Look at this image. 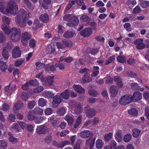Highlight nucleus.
I'll return each mask as SVG.
<instances>
[{
    "label": "nucleus",
    "instance_id": "f257e3e1",
    "mask_svg": "<svg viewBox=\"0 0 149 149\" xmlns=\"http://www.w3.org/2000/svg\"><path fill=\"white\" fill-rule=\"evenodd\" d=\"M7 5L4 3H0V12L6 14H14L18 10V8L16 3L10 2L6 8Z\"/></svg>",
    "mask_w": 149,
    "mask_h": 149
},
{
    "label": "nucleus",
    "instance_id": "f03ea898",
    "mask_svg": "<svg viewBox=\"0 0 149 149\" xmlns=\"http://www.w3.org/2000/svg\"><path fill=\"white\" fill-rule=\"evenodd\" d=\"M13 34L11 36L10 39L13 41L19 40L20 38V32L19 30L16 28H13L11 31Z\"/></svg>",
    "mask_w": 149,
    "mask_h": 149
},
{
    "label": "nucleus",
    "instance_id": "7ed1b4c3",
    "mask_svg": "<svg viewBox=\"0 0 149 149\" xmlns=\"http://www.w3.org/2000/svg\"><path fill=\"white\" fill-rule=\"evenodd\" d=\"M132 101V96L131 95H126L121 97L119 102L121 104L126 105L130 103Z\"/></svg>",
    "mask_w": 149,
    "mask_h": 149
},
{
    "label": "nucleus",
    "instance_id": "20e7f679",
    "mask_svg": "<svg viewBox=\"0 0 149 149\" xmlns=\"http://www.w3.org/2000/svg\"><path fill=\"white\" fill-rule=\"evenodd\" d=\"M134 43L136 45V48L138 49H142L145 47V45L143 43V40L141 39L136 40L134 41Z\"/></svg>",
    "mask_w": 149,
    "mask_h": 149
},
{
    "label": "nucleus",
    "instance_id": "39448f33",
    "mask_svg": "<svg viewBox=\"0 0 149 149\" xmlns=\"http://www.w3.org/2000/svg\"><path fill=\"white\" fill-rule=\"evenodd\" d=\"M21 55V52L19 47H15L13 49L12 52V56L15 58L19 57Z\"/></svg>",
    "mask_w": 149,
    "mask_h": 149
},
{
    "label": "nucleus",
    "instance_id": "423d86ee",
    "mask_svg": "<svg viewBox=\"0 0 149 149\" xmlns=\"http://www.w3.org/2000/svg\"><path fill=\"white\" fill-rule=\"evenodd\" d=\"M92 33V30L90 28L84 30L80 32V34L84 37H88Z\"/></svg>",
    "mask_w": 149,
    "mask_h": 149
},
{
    "label": "nucleus",
    "instance_id": "0eeeda50",
    "mask_svg": "<svg viewBox=\"0 0 149 149\" xmlns=\"http://www.w3.org/2000/svg\"><path fill=\"white\" fill-rule=\"evenodd\" d=\"M62 100L60 96L57 95L54 96L53 98L52 105L53 107H55L57 104H59Z\"/></svg>",
    "mask_w": 149,
    "mask_h": 149
},
{
    "label": "nucleus",
    "instance_id": "6e6552de",
    "mask_svg": "<svg viewBox=\"0 0 149 149\" xmlns=\"http://www.w3.org/2000/svg\"><path fill=\"white\" fill-rule=\"evenodd\" d=\"M92 135V134L91 132L88 130L81 132L80 134V136L84 138L91 136Z\"/></svg>",
    "mask_w": 149,
    "mask_h": 149
},
{
    "label": "nucleus",
    "instance_id": "1a4fd4ad",
    "mask_svg": "<svg viewBox=\"0 0 149 149\" xmlns=\"http://www.w3.org/2000/svg\"><path fill=\"white\" fill-rule=\"evenodd\" d=\"M122 131L120 130H117L114 136L116 140L118 142H121L122 140Z\"/></svg>",
    "mask_w": 149,
    "mask_h": 149
},
{
    "label": "nucleus",
    "instance_id": "9d476101",
    "mask_svg": "<svg viewBox=\"0 0 149 149\" xmlns=\"http://www.w3.org/2000/svg\"><path fill=\"white\" fill-rule=\"evenodd\" d=\"M142 98L141 94L139 92H134L133 97L132 96V101H138L140 100Z\"/></svg>",
    "mask_w": 149,
    "mask_h": 149
},
{
    "label": "nucleus",
    "instance_id": "9b49d317",
    "mask_svg": "<svg viewBox=\"0 0 149 149\" xmlns=\"http://www.w3.org/2000/svg\"><path fill=\"white\" fill-rule=\"evenodd\" d=\"M118 89L115 86H111L110 88V92L111 95L112 96H115L117 94Z\"/></svg>",
    "mask_w": 149,
    "mask_h": 149
},
{
    "label": "nucleus",
    "instance_id": "f8f14e48",
    "mask_svg": "<svg viewBox=\"0 0 149 149\" xmlns=\"http://www.w3.org/2000/svg\"><path fill=\"white\" fill-rule=\"evenodd\" d=\"M72 87L76 91L80 93H84V89L79 85H73Z\"/></svg>",
    "mask_w": 149,
    "mask_h": 149
},
{
    "label": "nucleus",
    "instance_id": "ddd939ff",
    "mask_svg": "<svg viewBox=\"0 0 149 149\" xmlns=\"http://www.w3.org/2000/svg\"><path fill=\"white\" fill-rule=\"evenodd\" d=\"M30 37L31 36L29 33L28 32L24 33L22 35L21 38L22 43L24 44V42H25L24 43H26V41L29 40Z\"/></svg>",
    "mask_w": 149,
    "mask_h": 149
},
{
    "label": "nucleus",
    "instance_id": "4468645a",
    "mask_svg": "<svg viewBox=\"0 0 149 149\" xmlns=\"http://www.w3.org/2000/svg\"><path fill=\"white\" fill-rule=\"evenodd\" d=\"M39 19L40 20L44 22H47L49 19L48 15L46 14L41 15H40Z\"/></svg>",
    "mask_w": 149,
    "mask_h": 149
},
{
    "label": "nucleus",
    "instance_id": "2eb2a0df",
    "mask_svg": "<svg viewBox=\"0 0 149 149\" xmlns=\"http://www.w3.org/2000/svg\"><path fill=\"white\" fill-rule=\"evenodd\" d=\"M20 12H22L23 13V15L21 17L18 16L16 18V21L17 23H18V22L19 20L21 22H22L23 23H24V21L25 20V19L23 18L24 17H25V14L24 13L25 12L23 10H20Z\"/></svg>",
    "mask_w": 149,
    "mask_h": 149
},
{
    "label": "nucleus",
    "instance_id": "dca6fc26",
    "mask_svg": "<svg viewBox=\"0 0 149 149\" xmlns=\"http://www.w3.org/2000/svg\"><path fill=\"white\" fill-rule=\"evenodd\" d=\"M80 20L82 22H88L90 20V18L86 15H82L80 17Z\"/></svg>",
    "mask_w": 149,
    "mask_h": 149
},
{
    "label": "nucleus",
    "instance_id": "f3484780",
    "mask_svg": "<svg viewBox=\"0 0 149 149\" xmlns=\"http://www.w3.org/2000/svg\"><path fill=\"white\" fill-rule=\"evenodd\" d=\"M45 128L43 125H40L36 129V132L39 134H41L45 133Z\"/></svg>",
    "mask_w": 149,
    "mask_h": 149
},
{
    "label": "nucleus",
    "instance_id": "a211bd4d",
    "mask_svg": "<svg viewBox=\"0 0 149 149\" xmlns=\"http://www.w3.org/2000/svg\"><path fill=\"white\" fill-rule=\"evenodd\" d=\"M92 80L90 78L88 74H86L83 77L81 80V82L83 83H85L86 82H90Z\"/></svg>",
    "mask_w": 149,
    "mask_h": 149
},
{
    "label": "nucleus",
    "instance_id": "6ab92c4d",
    "mask_svg": "<svg viewBox=\"0 0 149 149\" xmlns=\"http://www.w3.org/2000/svg\"><path fill=\"white\" fill-rule=\"evenodd\" d=\"M132 135L135 138L138 137L139 135L141 132L140 131L137 129H134L132 130Z\"/></svg>",
    "mask_w": 149,
    "mask_h": 149
},
{
    "label": "nucleus",
    "instance_id": "aec40b11",
    "mask_svg": "<svg viewBox=\"0 0 149 149\" xmlns=\"http://www.w3.org/2000/svg\"><path fill=\"white\" fill-rule=\"evenodd\" d=\"M104 145L102 141L100 139H97L96 142V146L97 148L100 149L103 147Z\"/></svg>",
    "mask_w": 149,
    "mask_h": 149
},
{
    "label": "nucleus",
    "instance_id": "412c9836",
    "mask_svg": "<svg viewBox=\"0 0 149 149\" xmlns=\"http://www.w3.org/2000/svg\"><path fill=\"white\" fill-rule=\"evenodd\" d=\"M72 23L69 22L67 24L69 26H73L76 25L79 22V19L76 17H74Z\"/></svg>",
    "mask_w": 149,
    "mask_h": 149
},
{
    "label": "nucleus",
    "instance_id": "4be33fe9",
    "mask_svg": "<svg viewBox=\"0 0 149 149\" xmlns=\"http://www.w3.org/2000/svg\"><path fill=\"white\" fill-rule=\"evenodd\" d=\"M7 66L6 65V63L2 61H0V68L2 71L4 72L5 70L7 69Z\"/></svg>",
    "mask_w": 149,
    "mask_h": 149
},
{
    "label": "nucleus",
    "instance_id": "5701e85b",
    "mask_svg": "<svg viewBox=\"0 0 149 149\" xmlns=\"http://www.w3.org/2000/svg\"><path fill=\"white\" fill-rule=\"evenodd\" d=\"M132 135L130 134H127L124 136L123 140L125 142H128L130 141Z\"/></svg>",
    "mask_w": 149,
    "mask_h": 149
},
{
    "label": "nucleus",
    "instance_id": "b1692460",
    "mask_svg": "<svg viewBox=\"0 0 149 149\" xmlns=\"http://www.w3.org/2000/svg\"><path fill=\"white\" fill-rule=\"evenodd\" d=\"M128 113L133 116H137L138 114L137 111L134 108H132L128 111Z\"/></svg>",
    "mask_w": 149,
    "mask_h": 149
},
{
    "label": "nucleus",
    "instance_id": "393cba45",
    "mask_svg": "<svg viewBox=\"0 0 149 149\" xmlns=\"http://www.w3.org/2000/svg\"><path fill=\"white\" fill-rule=\"evenodd\" d=\"M69 143L70 142L69 141H65L59 143L57 145V146L59 148H62L65 145Z\"/></svg>",
    "mask_w": 149,
    "mask_h": 149
},
{
    "label": "nucleus",
    "instance_id": "a878e982",
    "mask_svg": "<svg viewBox=\"0 0 149 149\" xmlns=\"http://www.w3.org/2000/svg\"><path fill=\"white\" fill-rule=\"evenodd\" d=\"M7 146V143L5 141H0V149H6Z\"/></svg>",
    "mask_w": 149,
    "mask_h": 149
},
{
    "label": "nucleus",
    "instance_id": "bb28decb",
    "mask_svg": "<svg viewBox=\"0 0 149 149\" xmlns=\"http://www.w3.org/2000/svg\"><path fill=\"white\" fill-rule=\"evenodd\" d=\"M68 91V90H65L61 94V96L62 97L65 99H67L69 96Z\"/></svg>",
    "mask_w": 149,
    "mask_h": 149
},
{
    "label": "nucleus",
    "instance_id": "cd10ccee",
    "mask_svg": "<svg viewBox=\"0 0 149 149\" xmlns=\"http://www.w3.org/2000/svg\"><path fill=\"white\" fill-rule=\"evenodd\" d=\"M65 120L67 121L69 125H71L73 122V120L72 117L69 115H66L65 117Z\"/></svg>",
    "mask_w": 149,
    "mask_h": 149
},
{
    "label": "nucleus",
    "instance_id": "c85d7f7f",
    "mask_svg": "<svg viewBox=\"0 0 149 149\" xmlns=\"http://www.w3.org/2000/svg\"><path fill=\"white\" fill-rule=\"evenodd\" d=\"M113 135V134L111 132L106 134L104 136L105 141H108L112 138Z\"/></svg>",
    "mask_w": 149,
    "mask_h": 149
},
{
    "label": "nucleus",
    "instance_id": "c756f323",
    "mask_svg": "<svg viewBox=\"0 0 149 149\" xmlns=\"http://www.w3.org/2000/svg\"><path fill=\"white\" fill-rule=\"evenodd\" d=\"M47 102L43 98L40 99L38 101V104L41 107H44L46 104Z\"/></svg>",
    "mask_w": 149,
    "mask_h": 149
},
{
    "label": "nucleus",
    "instance_id": "7c9ffc66",
    "mask_svg": "<svg viewBox=\"0 0 149 149\" xmlns=\"http://www.w3.org/2000/svg\"><path fill=\"white\" fill-rule=\"evenodd\" d=\"M24 62V60L20 59L17 60L15 63V65L16 67H19L22 65Z\"/></svg>",
    "mask_w": 149,
    "mask_h": 149
},
{
    "label": "nucleus",
    "instance_id": "2f4dec72",
    "mask_svg": "<svg viewBox=\"0 0 149 149\" xmlns=\"http://www.w3.org/2000/svg\"><path fill=\"white\" fill-rule=\"evenodd\" d=\"M124 28L128 31H130L131 29L130 28V24L129 23H126L123 25Z\"/></svg>",
    "mask_w": 149,
    "mask_h": 149
},
{
    "label": "nucleus",
    "instance_id": "473e14b6",
    "mask_svg": "<svg viewBox=\"0 0 149 149\" xmlns=\"http://www.w3.org/2000/svg\"><path fill=\"white\" fill-rule=\"evenodd\" d=\"M24 4L28 6V7L30 9L32 10L34 8V6H31L30 2L28 0H24Z\"/></svg>",
    "mask_w": 149,
    "mask_h": 149
},
{
    "label": "nucleus",
    "instance_id": "72a5a7b5",
    "mask_svg": "<svg viewBox=\"0 0 149 149\" xmlns=\"http://www.w3.org/2000/svg\"><path fill=\"white\" fill-rule=\"evenodd\" d=\"M136 2L135 0H133L132 1H128L127 2L128 6L129 8L130 9H131L133 6L136 5Z\"/></svg>",
    "mask_w": 149,
    "mask_h": 149
},
{
    "label": "nucleus",
    "instance_id": "f704fd0d",
    "mask_svg": "<svg viewBox=\"0 0 149 149\" xmlns=\"http://www.w3.org/2000/svg\"><path fill=\"white\" fill-rule=\"evenodd\" d=\"M140 5L143 8H147L149 6V1H145L141 3Z\"/></svg>",
    "mask_w": 149,
    "mask_h": 149
},
{
    "label": "nucleus",
    "instance_id": "c9c22d12",
    "mask_svg": "<svg viewBox=\"0 0 149 149\" xmlns=\"http://www.w3.org/2000/svg\"><path fill=\"white\" fill-rule=\"evenodd\" d=\"M2 30L4 31L6 34H8V33H10V31L9 28L8 27L5 26V24H3L2 26Z\"/></svg>",
    "mask_w": 149,
    "mask_h": 149
},
{
    "label": "nucleus",
    "instance_id": "e433bc0d",
    "mask_svg": "<svg viewBox=\"0 0 149 149\" xmlns=\"http://www.w3.org/2000/svg\"><path fill=\"white\" fill-rule=\"evenodd\" d=\"M8 135L9 136H10V137L9 138V141L13 143H15L17 142V139L14 138L13 137L11 136V134L10 133H8Z\"/></svg>",
    "mask_w": 149,
    "mask_h": 149
},
{
    "label": "nucleus",
    "instance_id": "4c0bfd02",
    "mask_svg": "<svg viewBox=\"0 0 149 149\" xmlns=\"http://www.w3.org/2000/svg\"><path fill=\"white\" fill-rule=\"evenodd\" d=\"M36 65L37 69H40L42 68L44 66V64L41 63L40 62H37L36 63Z\"/></svg>",
    "mask_w": 149,
    "mask_h": 149
},
{
    "label": "nucleus",
    "instance_id": "58836bf2",
    "mask_svg": "<svg viewBox=\"0 0 149 149\" xmlns=\"http://www.w3.org/2000/svg\"><path fill=\"white\" fill-rule=\"evenodd\" d=\"M34 112L33 111H30L29 112L28 115V118L30 120H33L34 118V116L33 115Z\"/></svg>",
    "mask_w": 149,
    "mask_h": 149
},
{
    "label": "nucleus",
    "instance_id": "ea45409f",
    "mask_svg": "<svg viewBox=\"0 0 149 149\" xmlns=\"http://www.w3.org/2000/svg\"><path fill=\"white\" fill-rule=\"evenodd\" d=\"M46 82H47L49 85H51L53 82V77H49L47 78Z\"/></svg>",
    "mask_w": 149,
    "mask_h": 149
},
{
    "label": "nucleus",
    "instance_id": "a19ab883",
    "mask_svg": "<svg viewBox=\"0 0 149 149\" xmlns=\"http://www.w3.org/2000/svg\"><path fill=\"white\" fill-rule=\"evenodd\" d=\"M46 50L48 53H51L55 50V49L52 47L51 45H49L47 47Z\"/></svg>",
    "mask_w": 149,
    "mask_h": 149
},
{
    "label": "nucleus",
    "instance_id": "79ce46f5",
    "mask_svg": "<svg viewBox=\"0 0 149 149\" xmlns=\"http://www.w3.org/2000/svg\"><path fill=\"white\" fill-rule=\"evenodd\" d=\"M111 149H116V143L115 141L113 140H111L110 142Z\"/></svg>",
    "mask_w": 149,
    "mask_h": 149
},
{
    "label": "nucleus",
    "instance_id": "37998d69",
    "mask_svg": "<svg viewBox=\"0 0 149 149\" xmlns=\"http://www.w3.org/2000/svg\"><path fill=\"white\" fill-rule=\"evenodd\" d=\"M52 110L50 108H47L45 110V113L47 115H50L52 113Z\"/></svg>",
    "mask_w": 149,
    "mask_h": 149
},
{
    "label": "nucleus",
    "instance_id": "c03bdc74",
    "mask_svg": "<svg viewBox=\"0 0 149 149\" xmlns=\"http://www.w3.org/2000/svg\"><path fill=\"white\" fill-rule=\"evenodd\" d=\"M22 105H23L21 102L20 103L17 104L16 105L14 106L13 107L14 111H15V110L19 109L22 107Z\"/></svg>",
    "mask_w": 149,
    "mask_h": 149
},
{
    "label": "nucleus",
    "instance_id": "a18cd8bd",
    "mask_svg": "<svg viewBox=\"0 0 149 149\" xmlns=\"http://www.w3.org/2000/svg\"><path fill=\"white\" fill-rule=\"evenodd\" d=\"M73 35V33L71 34L70 32H67L64 33L63 35V37L66 38H70L72 37Z\"/></svg>",
    "mask_w": 149,
    "mask_h": 149
},
{
    "label": "nucleus",
    "instance_id": "49530a36",
    "mask_svg": "<svg viewBox=\"0 0 149 149\" xmlns=\"http://www.w3.org/2000/svg\"><path fill=\"white\" fill-rule=\"evenodd\" d=\"M28 96L26 93H22L21 95V98L23 101H26L28 99Z\"/></svg>",
    "mask_w": 149,
    "mask_h": 149
},
{
    "label": "nucleus",
    "instance_id": "de8ad7c7",
    "mask_svg": "<svg viewBox=\"0 0 149 149\" xmlns=\"http://www.w3.org/2000/svg\"><path fill=\"white\" fill-rule=\"evenodd\" d=\"M43 88L42 86H40L36 88L33 89V91L35 93H38L41 92L43 90Z\"/></svg>",
    "mask_w": 149,
    "mask_h": 149
},
{
    "label": "nucleus",
    "instance_id": "09e8293b",
    "mask_svg": "<svg viewBox=\"0 0 149 149\" xmlns=\"http://www.w3.org/2000/svg\"><path fill=\"white\" fill-rule=\"evenodd\" d=\"M95 6L97 7H103L104 6V4L101 1H97L95 4Z\"/></svg>",
    "mask_w": 149,
    "mask_h": 149
},
{
    "label": "nucleus",
    "instance_id": "8fccbe9b",
    "mask_svg": "<svg viewBox=\"0 0 149 149\" xmlns=\"http://www.w3.org/2000/svg\"><path fill=\"white\" fill-rule=\"evenodd\" d=\"M117 59L118 61L121 63H123L125 61L126 59L125 57L120 56H118Z\"/></svg>",
    "mask_w": 149,
    "mask_h": 149
},
{
    "label": "nucleus",
    "instance_id": "3c124183",
    "mask_svg": "<svg viewBox=\"0 0 149 149\" xmlns=\"http://www.w3.org/2000/svg\"><path fill=\"white\" fill-rule=\"evenodd\" d=\"M81 116H79L76 122L74 125V127L75 128L77 127L81 123Z\"/></svg>",
    "mask_w": 149,
    "mask_h": 149
},
{
    "label": "nucleus",
    "instance_id": "603ef678",
    "mask_svg": "<svg viewBox=\"0 0 149 149\" xmlns=\"http://www.w3.org/2000/svg\"><path fill=\"white\" fill-rule=\"evenodd\" d=\"M2 55L3 57L5 58H8V52L5 49H3V50Z\"/></svg>",
    "mask_w": 149,
    "mask_h": 149
},
{
    "label": "nucleus",
    "instance_id": "864d4df0",
    "mask_svg": "<svg viewBox=\"0 0 149 149\" xmlns=\"http://www.w3.org/2000/svg\"><path fill=\"white\" fill-rule=\"evenodd\" d=\"M28 82L30 85L36 86L38 84V82L36 79L32 80Z\"/></svg>",
    "mask_w": 149,
    "mask_h": 149
},
{
    "label": "nucleus",
    "instance_id": "5fc2aeb1",
    "mask_svg": "<svg viewBox=\"0 0 149 149\" xmlns=\"http://www.w3.org/2000/svg\"><path fill=\"white\" fill-rule=\"evenodd\" d=\"M141 11L140 7L139 6H136L133 10V12L134 13H137Z\"/></svg>",
    "mask_w": 149,
    "mask_h": 149
},
{
    "label": "nucleus",
    "instance_id": "6e6d98bb",
    "mask_svg": "<svg viewBox=\"0 0 149 149\" xmlns=\"http://www.w3.org/2000/svg\"><path fill=\"white\" fill-rule=\"evenodd\" d=\"M35 105V102L34 101H31L29 103L28 107L31 109L33 108Z\"/></svg>",
    "mask_w": 149,
    "mask_h": 149
},
{
    "label": "nucleus",
    "instance_id": "4d7b16f0",
    "mask_svg": "<svg viewBox=\"0 0 149 149\" xmlns=\"http://www.w3.org/2000/svg\"><path fill=\"white\" fill-rule=\"evenodd\" d=\"M36 44L35 41L33 39H31L30 41L29 46L31 47H33L35 46Z\"/></svg>",
    "mask_w": 149,
    "mask_h": 149
},
{
    "label": "nucleus",
    "instance_id": "13d9d810",
    "mask_svg": "<svg viewBox=\"0 0 149 149\" xmlns=\"http://www.w3.org/2000/svg\"><path fill=\"white\" fill-rule=\"evenodd\" d=\"M33 54L32 52H30L26 56V61H29L31 58L32 57Z\"/></svg>",
    "mask_w": 149,
    "mask_h": 149
},
{
    "label": "nucleus",
    "instance_id": "bf43d9fd",
    "mask_svg": "<svg viewBox=\"0 0 149 149\" xmlns=\"http://www.w3.org/2000/svg\"><path fill=\"white\" fill-rule=\"evenodd\" d=\"M43 119V118L41 117H38L35 119V121L36 123H39L41 122Z\"/></svg>",
    "mask_w": 149,
    "mask_h": 149
},
{
    "label": "nucleus",
    "instance_id": "052dcab7",
    "mask_svg": "<svg viewBox=\"0 0 149 149\" xmlns=\"http://www.w3.org/2000/svg\"><path fill=\"white\" fill-rule=\"evenodd\" d=\"M115 56L114 55H113L111 56L110 57V58L109 59V60L107 61H106L105 62V63L107 65L108 64L110 63L112 61H113L114 59H115Z\"/></svg>",
    "mask_w": 149,
    "mask_h": 149
},
{
    "label": "nucleus",
    "instance_id": "680f3d73",
    "mask_svg": "<svg viewBox=\"0 0 149 149\" xmlns=\"http://www.w3.org/2000/svg\"><path fill=\"white\" fill-rule=\"evenodd\" d=\"M106 10V8L104 7H100L98 9V11L100 13H104Z\"/></svg>",
    "mask_w": 149,
    "mask_h": 149
},
{
    "label": "nucleus",
    "instance_id": "e2e57ef3",
    "mask_svg": "<svg viewBox=\"0 0 149 149\" xmlns=\"http://www.w3.org/2000/svg\"><path fill=\"white\" fill-rule=\"evenodd\" d=\"M19 73V72L18 69H17L14 70L13 71V75L15 77H18V74Z\"/></svg>",
    "mask_w": 149,
    "mask_h": 149
},
{
    "label": "nucleus",
    "instance_id": "0e129e2a",
    "mask_svg": "<svg viewBox=\"0 0 149 149\" xmlns=\"http://www.w3.org/2000/svg\"><path fill=\"white\" fill-rule=\"evenodd\" d=\"M6 40V38L3 36V34L0 33V42L2 43Z\"/></svg>",
    "mask_w": 149,
    "mask_h": 149
},
{
    "label": "nucleus",
    "instance_id": "69168bd1",
    "mask_svg": "<svg viewBox=\"0 0 149 149\" xmlns=\"http://www.w3.org/2000/svg\"><path fill=\"white\" fill-rule=\"evenodd\" d=\"M30 86L29 83V82H26L24 85L22 86V88L23 90H26L28 88V87Z\"/></svg>",
    "mask_w": 149,
    "mask_h": 149
},
{
    "label": "nucleus",
    "instance_id": "338daca9",
    "mask_svg": "<svg viewBox=\"0 0 149 149\" xmlns=\"http://www.w3.org/2000/svg\"><path fill=\"white\" fill-rule=\"evenodd\" d=\"M145 115L147 118L149 120V108L147 107L145 109Z\"/></svg>",
    "mask_w": 149,
    "mask_h": 149
},
{
    "label": "nucleus",
    "instance_id": "774afa93",
    "mask_svg": "<svg viewBox=\"0 0 149 149\" xmlns=\"http://www.w3.org/2000/svg\"><path fill=\"white\" fill-rule=\"evenodd\" d=\"M19 125L21 127L22 129H24L25 128V123L22 121H20L18 122Z\"/></svg>",
    "mask_w": 149,
    "mask_h": 149
}]
</instances>
